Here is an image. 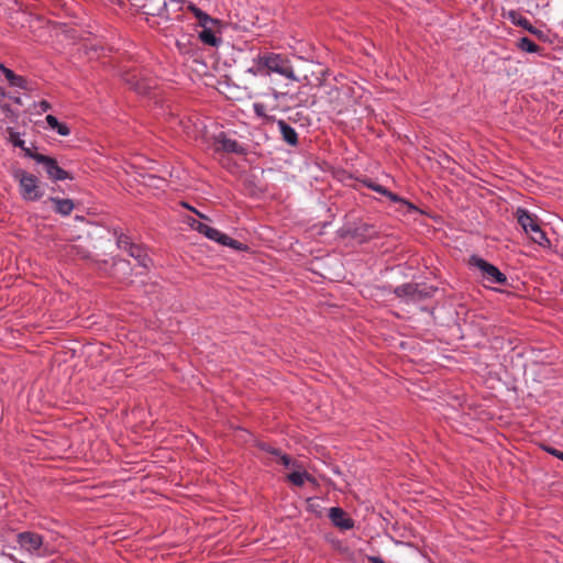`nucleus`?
I'll return each instance as SVG.
<instances>
[{"label":"nucleus","mask_w":563,"mask_h":563,"mask_svg":"<svg viewBox=\"0 0 563 563\" xmlns=\"http://www.w3.org/2000/svg\"><path fill=\"white\" fill-rule=\"evenodd\" d=\"M114 235L117 239V245L119 249L128 251L130 249V245H133L134 243L131 241L130 236H128L123 232L114 231Z\"/></svg>","instance_id":"393cba45"},{"label":"nucleus","mask_w":563,"mask_h":563,"mask_svg":"<svg viewBox=\"0 0 563 563\" xmlns=\"http://www.w3.org/2000/svg\"><path fill=\"white\" fill-rule=\"evenodd\" d=\"M542 449L545 452H548L549 454H551V455H553V456H555V457H558V459L563 461V452L562 451H560L558 449H554V448H552L550 445H542Z\"/></svg>","instance_id":"c756f323"},{"label":"nucleus","mask_w":563,"mask_h":563,"mask_svg":"<svg viewBox=\"0 0 563 563\" xmlns=\"http://www.w3.org/2000/svg\"><path fill=\"white\" fill-rule=\"evenodd\" d=\"M145 7L152 15H162L166 11V0H146Z\"/></svg>","instance_id":"aec40b11"},{"label":"nucleus","mask_w":563,"mask_h":563,"mask_svg":"<svg viewBox=\"0 0 563 563\" xmlns=\"http://www.w3.org/2000/svg\"><path fill=\"white\" fill-rule=\"evenodd\" d=\"M8 562H11V563H23V562H19L16 559H14L13 555L11 554H5V553H2L0 555V563H8Z\"/></svg>","instance_id":"7c9ffc66"},{"label":"nucleus","mask_w":563,"mask_h":563,"mask_svg":"<svg viewBox=\"0 0 563 563\" xmlns=\"http://www.w3.org/2000/svg\"><path fill=\"white\" fill-rule=\"evenodd\" d=\"M56 211H71L75 208H80V205L70 199H53Z\"/></svg>","instance_id":"4be33fe9"},{"label":"nucleus","mask_w":563,"mask_h":563,"mask_svg":"<svg viewBox=\"0 0 563 563\" xmlns=\"http://www.w3.org/2000/svg\"><path fill=\"white\" fill-rule=\"evenodd\" d=\"M368 561L371 563H386L382 558L379 556H369L368 558Z\"/></svg>","instance_id":"f704fd0d"},{"label":"nucleus","mask_w":563,"mask_h":563,"mask_svg":"<svg viewBox=\"0 0 563 563\" xmlns=\"http://www.w3.org/2000/svg\"><path fill=\"white\" fill-rule=\"evenodd\" d=\"M279 131L283 135V139L285 142H287L290 145H297L298 143V135L294 128H291L289 124H287L285 121L279 120L278 121Z\"/></svg>","instance_id":"4468645a"},{"label":"nucleus","mask_w":563,"mask_h":563,"mask_svg":"<svg viewBox=\"0 0 563 563\" xmlns=\"http://www.w3.org/2000/svg\"><path fill=\"white\" fill-rule=\"evenodd\" d=\"M15 178L20 181L22 196L27 200H35L40 197L37 178L22 169L15 172Z\"/></svg>","instance_id":"0eeeda50"},{"label":"nucleus","mask_w":563,"mask_h":563,"mask_svg":"<svg viewBox=\"0 0 563 563\" xmlns=\"http://www.w3.org/2000/svg\"><path fill=\"white\" fill-rule=\"evenodd\" d=\"M186 224L190 227L192 230L198 231L199 233L203 234L208 239L218 242L221 245L232 247L234 250H243L242 243H240L236 240L231 239L227 234L220 232L219 230L209 227L208 224L201 222L200 220L194 218V217H186L185 220Z\"/></svg>","instance_id":"f03ea898"},{"label":"nucleus","mask_w":563,"mask_h":563,"mask_svg":"<svg viewBox=\"0 0 563 563\" xmlns=\"http://www.w3.org/2000/svg\"><path fill=\"white\" fill-rule=\"evenodd\" d=\"M48 126L52 129V130H55L59 135L62 136H67L69 135L70 133V130L69 128L64 124V123H60L56 117L52 115V114H47L46 118H45Z\"/></svg>","instance_id":"6ab92c4d"},{"label":"nucleus","mask_w":563,"mask_h":563,"mask_svg":"<svg viewBox=\"0 0 563 563\" xmlns=\"http://www.w3.org/2000/svg\"><path fill=\"white\" fill-rule=\"evenodd\" d=\"M364 230L368 231L365 235L366 238H371L375 233L374 229L371 227H365Z\"/></svg>","instance_id":"c9c22d12"},{"label":"nucleus","mask_w":563,"mask_h":563,"mask_svg":"<svg viewBox=\"0 0 563 563\" xmlns=\"http://www.w3.org/2000/svg\"><path fill=\"white\" fill-rule=\"evenodd\" d=\"M263 56L267 76H269L272 73H276L290 80L300 81L299 77L295 75L290 62L286 57L275 53H264Z\"/></svg>","instance_id":"7ed1b4c3"},{"label":"nucleus","mask_w":563,"mask_h":563,"mask_svg":"<svg viewBox=\"0 0 563 563\" xmlns=\"http://www.w3.org/2000/svg\"><path fill=\"white\" fill-rule=\"evenodd\" d=\"M510 15L512 16V21L518 24V25H521L522 27H525L526 30H528L530 33L532 34H536V35H540L541 32L540 31H537L531 24L530 22L526 19V18H522L520 16L519 19L516 20L515 15L516 13L515 12H511Z\"/></svg>","instance_id":"a878e982"},{"label":"nucleus","mask_w":563,"mask_h":563,"mask_svg":"<svg viewBox=\"0 0 563 563\" xmlns=\"http://www.w3.org/2000/svg\"><path fill=\"white\" fill-rule=\"evenodd\" d=\"M254 110H255V113L258 115V117H264L265 113V107L264 104H261V103H255L254 104Z\"/></svg>","instance_id":"72a5a7b5"},{"label":"nucleus","mask_w":563,"mask_h":563,"mask_svg":"<svg viewBox=\"0 0 563 563\" xmlns=\"http://www.w3.org/2000/svg\"><path fill=\"white\" fill-rule=\"evenodd\" d=\"M180 205L188 209V211L195 212L198 211L196 208L188 206L186 202L181 201Z\"/></svg>","instance_id":"e433bc0d"},{"label":"nucleus","mask_w":563,"mask_h":563,"mask_svg":"<svg viewBox=\"0 0 563 563\" xmlns=\"http://www.w3.org/2000/svg\"><path fill=\"white\" fill-rule=\"evenodd\" d=\"M190 9L194 12L195 16L198 19L200 26L206 29V26H208L209 24L217 23V20H213L212 18H210L207 13H205L200 9H198L196 7H190Z\"/></svg>","instance_id":"5701e85b"},{"label":"nucleus","mask_w":563,"mask_h":563,"mask_svg":"<svg viewBox=\"0 0 563 563\" xmlns=\"http://www.w3.org/2000/svg\"><path fill=\"white\" fill-rule=\"evenodd\" d=\"M518 46L528 53H536L539 51V46L528 37L520 38Z\"/></svg>","instance_id":"bb28decb"},{"label":"nucleus","mask_w":563,"mask_h":563,"mask_svg":"<svg viewBox=\"0 0 563 563\" xmlns=\"http://www.w3.org/2000/svg\"><path fill=\"white\" fill-rule=\"evenodd\" d=\"M213 147L217 152L243 153V147L235 140L230 139L225 133L221 132L213 137Z\"/></svg>","instance_id":"9d476101"},{"label":"nucleus","mask_w":563,"mask_h":563,"mask_svg":"<svg viewBox=\"0 0 563 563\" xmlns=\"http://www.w3.org/2000/svg\"><path fill=\"white\" fill-rule=\"evenodd\" d=\"M470 264L479 271L481 277L485 283L498 285L507 284L506 275L501 273L495 265L488 263L482 257L476 255L471 256Z\"/></svg>","instance_id":"20e7f679"},{"label":"nucleus","mask_w":563,"mask_h":563,"mask_svg":"<svg viewBox=\"0 0 563 563\" xmlns=\"http://www.w3.org/2000/svg\"><path fill=\"white\" fill-rule=\"evenodd\" d=\"M516 211L521 212V211H528V210L523 207H517Z\"/></svg>","instance_id":"58836bf2"},{"label":"nucleus","mask_w":563,"mask_h":563,"mask_svg":"<svg viewBox=\"0 0 563 563\" xmlns=\"http://www.w3.org/2000/svg\"><path fill=\"white\" fill-rule=\"evenodd\" d=\"M247 73L253 76H267L266 66H264V56L263 54H258L253 59V65L247 68Z\"/></svg>","instance_id":"a211bd4d"},{"label":"nucleus","mask_w":563,"mask_h":563,"mask_svg":"<svg viewBox=\"0 0 563 563\" xmlns=\"http://www.w3.org/2000/svg\"><path fill=\"white\" fill-rule=\"evenodd\" d=\"M199 38L202 43L208 44L210 46H218L221 40L216 36L214 32L208 26L202 27V31L199 33Z\"/></svg>","instance_id":"412c9836"},{"label":"nucleus","mask_w":563,"mask_h":563,"mask_svg":"<svg viewBox=\"0 0 563 563\" xmlns=\"http://www.w3.org/2000/svg\"><path fill=\"white\" fill-rule=\"evenodd\" d=\"M434 291L435 288L433 287L420 286L418 284H405L395 288V294L408 301H419L431 297Z\"/></svg>","instance_id":"423d86ee"},{"label":"nucleus","mask_w":563,"mask_h":563,"mask_svg":"<svg viewBox=\"0 0 563 563\" xmlns=\"http://www.w3.org/2000/svg\"><path fill=\"white\" fill-rule=\"evenodd\" d=\"M311 69V75L305 74L300 80L305 81L306 85H321V76L324 75V70L320 65H316L313 63L308 64Z\"/></svg>","instance_id":"ddd939ff"},{"label":"nucleus","mask_w":563,"mask_h":563,"mask_svg":"<svg viewBox=\"0 0 563 563\" xmlns=\"http://www.w3.org/2000/svg\"><path fill=\"white\" fill-rule=\"evenodd\" d=\"M8 133H9V141L14 145V146H18L20 148H23V146L25 145L24 141L20 137V134L18 132H15L13 129H8Z\"/></svg>","instance_id":"cd10ccee"},{"label":"nucleus","mask_w":563,"mask_h":563,"mask_svg":"<svg viewBox=\"0 0 563 563\" xmlns=\"http://www.w3.org/2000/svg\"><path fill=\"white\" fill-rule=\"evenodd\" d=\"M124 80L126 84L131 86L137 93H147L151 88L152 84L151 80L140 77L135 73H129L124 76Z\"/></svg>","instance_id":"f8f14e48"},{"label":"nucleus","mask_w":563,"mask_h":563,"mask_svg":"<svg viewBox=\"0 0 563 563\" xmlns=\"http://www.w3.org/2000/svg\"><path fill=\"white\" fill-rule=\"evenodd\" d=\"M36 163L42 164L47 176L53 180L70 179V175L57 164V161L49 156L36 157Z\"/></svg>","instance_id":"1a4fd4ad"},{"label":"nucleus","mask_w":563,"mask_h":563,"mask_svg":"<svg viewBox=\"0 0 563 563\" xmlns=\"http://www.w3.org/2000/svg\"><path fill=\"white\" fill-rule=\"evenodd\" d=\"M4 96V90L0 87V97Z\"/></svg>","instance_id":"a19ab883"},{"label":"nucleus","mask_w":563,"mask_h":563,"mask_svg":"<svg viewBox=\"0 0 563 563\" xmlns=\"http://www.w3.org/2000/svg\"><path fill=\"white\" fill-rule=\"evenodd\" d=\"M518 223L534 243L540 246H547L549 244V240L541 229L536 214L519 213Z\"/></svg>","instance_id":"39448f33"},{"label":"nucleus","mask_w":563,"mask_h":563,"mask_svg":"<svg viewBox=\"0 0 563 563\" xmlns=\"http://www.w3.org/2000/svg\"><path fill=\"white\" fill-rule=\"evenodd\" d=\"M332 92H334L336 96H339V95H340V91H339V89H338V88H333V89L330 91V93H332Z\"/></svg>","instance_id":"4c0bfd02"},{"label":"nucleus","mask_w":563,"mask_h":563,"mask_svg":"<svg viewBox=\"0 0 563 563\" xmlns=\"http://www.w3.org/2000/svg\"><path fill=\"white\" fill-rule=\"evenodd\" d=\"M36 108L40 109V112H46V111L51 110L52 106L48 101L42 100L36 104Z\"/></svg>","instance_id":"473e14b6"},{"label":"nucleus","mask_w":563,"mask_h":563,"mask_svg":"<svg viewBox=\"0 0 563 563\" xmlns=\"http://www.w3.org/2000/svg\"><path fill=\"white\" fill-rule=\"evenodd\" d=\"M201 219L207 220L208 218L205 216V213L198 212L197 213Z\"/></svg>","instance_id":"ea45409f"},{"label":"nucleus","mask_w":563,"mask_h":563,"mask_svg":"<svg viewBox=\"0 0 563 563\" xmlns=\"http://www.w3.org/2000/svg\"><path fill=\"white\" fill-rule=\"evenodd\" d=\"M164 184H165V180H164V179L158 178V177H156V176H150V177H148V181H147V184H146V185H147V186H150V187L161 188V187H162V185H164Z\"/></svg>","instance_id":"c85d7f7f"},{"label":"nucleus","mask_w":563,"mask_h":563,"mask_svg":"<svg viewBox=\"0 0 563 563\" xmlns=\"http://www.w3.org/2000/svg\"><path fill=\"white\" fill-rule=\"evenodd\" d=\"M329 518L335 527L342 530H350L354 527L353 519L350 518L346 512L339 507H331L329 509Z\"/></svg>","instance_id":"9b49d317"},{"label":"nucleus","mask_w":563,"mask_h":563,"mask_svg":"<svg viewBox=\"0 0 563 563\" xmlns=\"http://www.w3.org/2000/svg\"><path fill=\"white\" fill-rule=\"evenodd\" d=\"M16 542L20 549L30 556L44 558L52 553L49 544L44 541V538L33 531L18 533Z\"/></svg>","instance_id":"f257e3e1"},{"label":"nucleus","mask_w":563,"mask_h":563,"mask_svg":"<svg viewBox=\"0 0 563 563\" xmlns=\"http://www.w3.org/2000/svg\"><path fill=\"white\" fill-rule=\"evenodd\" d=\"M76 219H77V220H82V217H80V216H76Z\"/></svg>","instance_id":"79ce46f5"},{"label":"nucleus","mask_w":563,"mask_h":563,"mask_svg":"<svg viewBox=\"0 0 563 563\" xmlns=\"http://www.w3.org/2000/svg\"><path fill=\"white\" fill-rule=\"evenodd\" d=\"M362 183L367 188L373 189L374 191L379 194L382 197H385L386 199H388V200H390L393 202H398L400 205L399 208H407L410 211H422L418 207L413 206L411 202H409V201L398 197L396 194H393L391 191L386 189L384 186L377 184L376 181H374V180H372L369 178H366V179L362 180Z\"/></svg>","instance_id":"6e6552de"},{"label":"nucleus","mask_w":563,"mask_h":563,"mask_svg":"<svg viewBox=\"0 0 563 563\" xmlns=\"http://www.w3.org/2000/svg\"><path fill=\"white\" fill-rule=\"evenodd\" d=\"M260 448L268 452L277 463H282L286 467H290L294 465L290 456L283 454L279 450L274 449L267 444H261Z\"/></svg>","instance_id":"f3484780"},{"label":"nucleus","mask_w":563,"mask_h":563,"mask_svg":"<svg viewBox=\"0 0 563 563\" xmlns=\"http://www.w3.org/2000/svg\"><path fill=\"white\" fill-rule=\"evenodd\" d=\"M128 252H129L130 256L134 257L137 261V263L141 267H144V268L148 267L151 260L140 245H136V244L130 245V249L128 250Z\"/></svg>","instance_id":"2eb2a0df"},{"label":"nucleus","mask_w":563,"mask_h":563,"mask_svg":"<svg viewBox=\"0 0 563 563\" xmlns=\"http://www.w3.org/2000/svg\"><path fill=\"white\" fill-rule=\"evenodd\" d=\"M21 150L24 152L25 156L33 158L35 162H36V157L44 156L43 154L33 152L31 148L26 147L25 145Z\"/></svg>","instance_id":"2f4dec72"},{"label":"nucleus","mask_w":563,"mask_h":563,"mask_svg":"<svg viewBox=\"0 0 563 563\" xmlns=\"http://www.w3.org/2000/svg\"><path fill=\"white\" fill-rule=\"evenodd\" d=\"M0 70L5 76L7 80L10 82L13 87H19L22 89L26 88V79L22 76L15 75L11 69L7 68L4 65H0Z\"/></svg>","instance_id":"dca6fc26"},{"label":"nucleus","mask_w":563,"mask_h":563,"mask_svg":"<svg viewBox=\"0 0 563 563\" xmlns=\"http://www.w3.org/2000/svg\"><path fill=\"white\" fill-rule=\"evenodd\" d=\"M311 476L305 471H294L288 475V479L296 486H302Z\"/></svg>","instance_id":"b1692460"}]
</instances>
